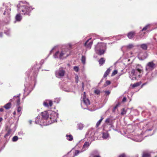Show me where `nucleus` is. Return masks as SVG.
<instances>
[{
    "mask_svg": "<svg viewBox=\"0 0 157 157\" xmlns=\"http://www.w3.org/2000/svg\"><path fill=\"white\" fill-rule=\"evenodd\" d=\"M110 69L109 68L107 69V70L105 72L109 74L110 71Z\"/></svg>",
    "mask_w": 157,
    "mask_h": 157,
    "instance_id": "obj_47",
    "label": "nucleus"
},
{
    "mask_svg": "<svg viewBox=\"0 0 157 157\" xmlns=\"http://www.w3.org/2000/svg\"><path fill=\"white\" fill-rule=\"evenodd\" d=\"M106 44L102 43H98L95 47L96 52L99 55L103 54L106 50Z\"/></svg>",
    "mask_w": 157,
    "mask_h": 157,
    "instance_id": "obj_3",
    "label": "nucleus"
},
{
    "mask_svg": "<svg viewBox=\"0 0 157 157\" xmlns=\"http://www.w3.org/2000/svg\"><path fill=\"white\" fill-rule=\"evenodd\" d=\"M126 110L124 109H123L122 110L121 112V114L122 115H124V114H126Z\"/></svg>",
    "mask_w": 157,
    "mask_h": 157,
    "instance_id": "obj_39",
    "label": "nucleus"
},
{
    "mask_svg": "<svg viewBox=\"0 0 157 157\" xmlns=\"http://www.w3.org/2000/svg\"><path fill=\"white\" fill-rule=\"evenodd\" d=\"M92 38H93V39H96L99 38V36L98 35H93V37L89 38L88 39H91Z\"/></svg>",
    "mask_w": 157,
    "mask_h": 157,
    "instance_id": "obj_30",
    "label": "nucleus"
},
{
    "mask_svg": "<svg viewBox=\"0 0 157 157\" xmlns=\"http://www.w3.org/2000/svg\"><path fill=\"white\" fill-rule=\"evenodd\" d=\"M142 68L140 65L136 66L135 69H132L129 75V77L132 80H137L140 77L143 73Z\"/></svg>",
    "mask_w": 157,
    "mask_h": 157,
    "instance_id": "obj_2",
    "label": "nucleus"
},
{
    "mask_svg": "<svg viewBox=\"0 0 157 157\" xmlns=\"http://www.w3.org/2000/svg\"><path fill=\"white\" fill-rule=\"evenodd\" d=\"M83 151L81 150V151L78 150H75L74 153H72L71 151L69 152L67 155L64 156H67V157H74L75 156L78 155L79 153L82 152Z\"/></svg>",
    "mask_w": 157,
    "mask_h": 157,
    "instance_id": "obj_12",
    "label": "nucleus"
},
{
    "mask_svg": "<svg viewBox=\"0 0 157 157\" xmlns=\"http://www.w3.org/2000/svg\"><path fill=\"white\" fill-rule=\"evenodd\" d=\"M16 112H15V111H14V112H13V114L14 115H15V114H16Z\"/></svg>",
    "mask_w": 157,
    "mask_h": 157,
    "instance_id": "obj_60",
    "label": "nucleus"
},
{
    "mask_svg": "<svg viewBox=\"0 0 157 157\" xmlns=\"http://www.w3.org/2000/svg\"><path fill=\"white\" fill-rule=\"evenodd\" d=\"M62 59L66 58L70 54V51L68 48L61 49Z\"/></svg>",
    "mask_w": 157,
    "mask_h": 157,
    "instance_id": "obj_9",
    "label": "nucleus"
},
{
    "mask_svg": "<svg viewBox=\"0 0 157 157\" xmlns=\"http://www.w3.org/2000/svg\"><path fill=\"white\" fill-rule=\"evenodd\" d=\"M141 47L144 50H146L147 49V46L146 44H143L141 45Z\"/></svg>",
    "mask_w": 157,
    "mask_h": 157,
    "instance_id": "obj_34",
    "label": "nucleus"
},
{
    "mask_svg": "<svg viewBox=\"0 0 157 157\" xmlns=\"http://www.w3.org/2000/svg\"><path fill=\"white\" fill-rule=\"evenodd\" d=\"M43 105L45 107L51 106L52 105V102L50 100H46L44 102Z\"/></svg>",
    "mask_w": 157,
    "mask_h": 157,
    "instance_id": "obj_18",
    "label": "nucleus"
},
{
    "mask_svg": "<svg viewBox=\"0 0 157 157\" xmlns=\"http://www.w3.org/2000/svg\"><path fill=\"white\" fill-rule=\"evenodd\" d=\"M126 97H124L123 99V100H122V101L124 102H125L126 101Z\"/></svg>",
    "mask_w": 157,
    "mask_h": 157,
    "instance_id": "obj_51",
    "label": "nucleus"
},
{
    "mask_svg": "<svg viewBox=\"0 0 157 157\" xmlns=\"http://www.w3.org/2000/svg\"><path fill=\"white\" fill-rule=\"evenodd\" d=\"M17 10L21 14L29 16L31 11L34 9L32 6L29 5L19 4L17 5Z\"/></svg>",
    "mask_w": 157,
    "mask_h": 157,
    "instance_id": "obj_1",
    "label": "nucleus"
},
{
    "mask_svg": "<svg viewBox=\"0 0 157 157\" xmlns=\"http://www.w3.org/2000/svg\"><path fill=\"white\" fill-rule=\"evenodd\" d=\"M10 134V133L9 132H8L6 134H5V135L4 136L5 137H6L7 136H8Z\"/></svg>",
    "mask_w": 157,
    "mask_h": 157,
    "instance_id": "obj_50",
    "label": "nucleus"
},
{
    "mask_svg": "<svg viewBox=\"0 0 157 157\" xmlns=\"http://www.w3.org/2000/svg\"><path fill=\"white\" fill-rule=\"evenodd\" d=\"M2 120V118H0V122Z\"/></svg>",
    "mask_w": 157,
    "mask_h": 157,
    "instance_id": "obj_59",
    "label": "nucleus"
},
{
    "mask_svg": "<svg viewBox=\"0 0 157 157\" xmlns=\"http://www.w3.org/2000/svg\"><path fill=\"white\" fill-rule=\"evenodd\" d=\"M151 75V74H150L149 75H148L147 74L146 75V78L149 81H150L151 80V78L150 77Z\"/></svg>",
    "mask_w": 157,
    "mask_h": 157,
    "instance_id": "obj_37",
    "label": "nucleus"
},
{
    "mask_svg": "<svg viewBox=\"0 0 157 157\" xmlns=\"http://www.w3.org/2000/svg\"><path fill=\"white\" fill-rule=\"evenodd\" d=\"M56 49V47L53 48L50 52V54L55 50V52L53 55V57L55 58H59L62 59L61 49L57 51Z\"/></svg>",
    "mask_w": 157,
    "mask_h": 157,
    "instance_id": "obj_7",
    "label": "nucleus"
},
{
    "mask_svg": "<svg viewBox=\"0 0 157 157\" xmlns=\"http://www.w3.org/2000/svg\"><path fill=\"white\" fill-rule=\"evenodd\" d=\"M141 135H139L137 136L138 138L136 137L133 139V140L136 142H140L142 140V139L141 138Z\"/></svg>",
    "mask_w": 157,
    "mask_h": 157,
    "instance_id": "obj_22",
    "label": "nucleus"
},
{
    "mask_svg": "<svg viewBox=\"0 0 157 157\" xmlns=\"http://www.w3.org/2000/svg\"><path fill=\"white\" fill-rule=\"evenodd\" d=\"M105 94L107 95H109L110 93V92L109 91H105Z\"/></svg>",
    "mask_w": 157,
    "mask_h": 157,
    "instance_id": "obj_49",
    "label": "nucleus"
},
{
    "mask_svg": "<svg viewBox=\"0 0 157 157\" xmlns=\"http://www.w3.org/2000/svg\"><path fill=\"white\" fill-rule=\"evenodd\" d=\"M74 70L76 72H77L78 71V67L77 66H75L74 67Z\"/></svg>",
    "mask_w": 157,
    "mask_h": 157,
    "instance_id": "obj_42",
    "label": "nucleus"
},
{
    "mask_svg": "<svg viewBox=\"0 0 157 157\" xmlns=\"http://www.w3.org/2000/svg\"><path fill=\"white\" fill-rule=\"evenodd\" d=\"M149 25H147L143 28L140 31V34H141V35H140V36H142L144 35V34L145 33V31H146L147 29L149 28Z\"/></svg>",
    "mask_w": 157,
    "mask_h": 157,
    "instance_id": "obj_16",
    "label": "nucleus"
},
{
    "mask_svg": "<svg viewBox=\"0 0 157 157\" xmlns=\"http://www.w3.org/2000/svg\"><path fill=\"white\" fill-rule=\"evenodd\" d=\"M117 70H115L112 73V76H113L117 74Z\"/></svg>",
    "mask_w": 157,
    "mask_h": 157,
    "instance_id": "obj_40",
    "label": "nucleus"
},
{
    "mask_svg": "<svg viewBox=\"0 0 157 157\" xmlns=\"http://www.w3.org/2000/svg\"><path fill=\"white\" fill-rule=\"evenodd\" d=\"M86 57L85 56H82L81 58V61L82 63L85 64L86 63Z\"/></svg>",
    "mask_w": 157,
    "mask_h": 157,
    "instance_id": "obj_27",
    "label": "nucleus"
},
{
    "mask_svg": "<svg viewBox=\"0 0 157 157\" xmlns=\"http://www.w3.org/2000/svg\"><path fill=\"white\" fill-rule=\"evenodd\" d=\"M94 135V130L91 128L89 129L86 134V137L88 138H92Z\"/></svg>",
    "mask_w": 157,
    "mask_h": 157,
    "instance_id": "obj_13",
    "label": "nucleus"
},
{
    "mask_svg": "<svg viewBox=\"0 0 157 157\" xmlns=\"http://www.w3.org/2000/svg\"><path fill=\"white\" fill-rule=\"evenodd\" d=\"M111 82L107 80L106 82V84L107 85H109L110 84Z\"/></svg>",
    "mask_w": 157,
    "mask_h": 157,
    "instance_id": "obj_48",
    "label": "nucleus"
},
{
    "mask_svg": "<svg viewBox=\"0 0 157 157\" xmlns=\"http://www.w3.org/2000/svg\"><path fill=\"white\" fill-rule=\"evenodd\" d=\"M142 157H151V155L147 153H144Z\"/></svg>",
    "mask_w": 157,
    "mask_h": 157,
    "instance_id": "obj_33",
    "label": "nucleus"
},
{
    "mask_svg": "<svg viewBox=\"0 0 157 157\" xmlns=\"http://www.w3.org/2000/svg\"><path fill=\"white\" fill-rule=\"evenodd\" d=\"M133 47V45L132 44H130L127 46L128 48H132Z\"/></svg>",
    "mask_w": 157,
    "mask_h": 157,
    "instance_id": "obj_45",
    "label": "nucleus"
},
{
    "mask_svg": "<svg viewBox=\"0 0 157 157\" xmlns=\"http://www.w3.org/2000/svg\"><path fill=\"white\" fill-rule=\"evenodd\" d=\"M63 157H67V156H64Z\"/></svg>",
    "mask_w": 157,
    "mask_h": 157,
    "instance_id": "obj_64",
    "label": "nucleus"
},
{
    "mask_svg": "<svg viewBox=\"0 0 157 157\" xmlns=\"http://www.w3.org/2000/svg\"><path fill=\"white\" fill-rule=\"evenodd\" d=\"M109 137V134L108 132H104L103 133L102 137L104 139L108 138Z\"/></svg>",
    "mask_w": 157,
    "mask_h": 157,
    "instance_id": "obj_26",
    "label": "nucleus"
},
{
    "mask_svg": "<svg viewBox=\"0 0 157 157\" xmlns=\"http://www.w3.org/2000/svg\"><path fill=\"white\" fill-rule=\"evenodd\" d=\"M35 123L36 124H39L41 125H48V123L45 122L40 115L36 117Z\"/></svg>",
    "mask_w": 157,
    "mask_h": 157,
    "instance_id": "obj_8",
    "label": "nucleus"
},
{
    "mask_svg": "<svg viewBox=\"0 0 157 157\" xmlns=\"http://www.w3.org/2000/svg\"><path fill=\"white\" fill-rule=\"evenodd\" d=\"M103 118L102 117H101V119L98 121L96 124V127H98L100 125V124L101 123L102 120H103Z\"/></svg>",
    "mask_w": 157,
    "mask_h": 157,
    "instance_id": "obj_29",
    "label": "nucleus"
},
{
    "mask_svg": "<svg viewBox=\"0 0 157 157\" xmlns=\"http://www.w3.org/2000/svg\"><path fill=\"white\" fill-rule=\"evenodd\" d=\"M121 74H120V75H119V77L120 76H121Z\"/></svg>",
    "mask_w": 157,
    "mask_h": 157,
    "instance_id": "obj_62",
    "label": "nucleus"
},
{
    "mask_svg": "<svg viewBox=\"0 0 157 157\" xmlns=\"http://www.w3.org/2000/svg\"><path fill=\"white\" fill-rule=\"evenodd\" d=\"M60 100V99L59 98H56L55 99L54 101L57 103H58Z\"/></svg>",
    "mask_w": 157,
    "mask_h": 157,
    "instance_id": "obj_43",
    "label": "nucleus"
},
{
    "mask_svg": "<svg viewBox=\"0 0 157 157\" xmlns=\"http://www.w3.org/2000/svg\"><path fill=\"white\" fill-rule=\"evenodd\" d=\"M119 157H125V155L124 154H122L120 155Z\"/></svg>",
    "mask_w": 157,
    "mask_h": 157,
    "instance_id": "obj_55",
    "label": "nucleus"
},
{
    "mask_svg": "<svg viewBox=\"0 0 157 157\" xmlns=\"http://www.w3.org/2000/svg\"><path fill=\"white\" fill-rule=\"evenodd\" d=\"M29 123H30V124H31L32 122V121H29Z\"/></svg>",
    "mask_w": 157,
    "mask_h": 157,
    "instance_id": "obj_61",
    "label": "nucleus"
},
{
    "mask_svg": "<svg viewBox=\"0 0 157 157\" xmlns=\"http://www.w3.org/2000/svg\"><path fill=\"white\" fill-rule=\"evenodd\" d=\"M113 120L111 118H107L105 121V124L107 125H109L110 126V127H111L113 124Z\"/></svg>",
    "mask_w": 157,
    "mask_h": 157,
    "instance_id": "obj_20",
    "label": "nucleus"
},
{
    "mask_svg": "<svg viewBox=\"0 0 157 157\" xmlns=\"http://www.w3.org/2000/svg\"><path fill=\"white\" fill-rule=\"evenodd\" d=\"M62 90L66 92H71L72 91L71 90L68 88H65V87L63 88Z\"/></svg>",
    "mask_w": 157,
    "mask_h": 157,
    "instance_id": "obj_32",
    "label": "nucleus"
},
{
    "mask_svg": "<svg viewBox=\"0 0 157 157\" xmlns=\"http://www.w3.org/2000/svg\"><path fill=\"white\" fill-rule=\"evenodd\" d=\"M20 95V94L17 95V96H15L13 97V99L10 100V101L11 102L13 101V100H15L16 101L17 105H19L20 104V100L19 98V96Z\"/></svg>",
    "mask_w": 157,
    "mask_h": 157,
    "instance_id": "obj_15",
    "label": "nucleus"
},
{
    "mask_svg": "<svg viewBox=\"0 0 157 157\" xmlns=\"http://www.w3.org/2000/svg\"><path fill=\"white\" fill-rule=\"evenodd\" d=\"M37 65H36V66L35 67H33V69H34L33 71H35L36 72L35 73V75H36L37 73V71H38V67H37Z\"/></svg>",
    "mask_w": 157,
    "mask_h": 157,
    "instance_id": "obj_31",
    "label": "nucleus"
},
{
    "mask_svg": "<svg viewBox=\"0 0 157 157\" xmlns=\"http://www.w3.org/2000/svg\"><path fill=\"white\" fill-rule=\"evenodd\" d=\"M93 157H101L99 155H95V156H94Z\"/></svg>",
    "mask_w": 157,
    "mask_h": 157,
    "instance_id": "obj_58",
    "label": "nucleus"
},
{
    "mask_svg": "<svg viewBox=\"0 0 157 157\" xmlns=\"http://www.w3.org/2000/svg\"><path fill=\"white\" fill-rule=\"evenodd\" d=\"M147 57V54L145 53L144 54V56L141 58H142L141 59H142V60L144 59H145Z\"/></svg>",
    "mask_w": 157,
    "mask_h": 157,
    "instance_id": "obj_46",
    "label": "nucleus"
},
{
    "mask_svg": "<svg viewBox=\"0 0 157 157\" xmlns=\"http://www.w3.org/2000/svg\"><path fill=\"white\" fill-rule=\"evenodd\" d=\"M18 139V138L17 136H14L12 138V141L13 142L17 141Z\"/></svg>",
    "mask_w": 157,
    "mask_h": 157,
    "instance_id": "obj_36",
    "label": "nucleus"
},
{
    "mask_svg": "<svg viewBox=\"0 0 157 157\" xmlns=\"http://www.w3.org/2000/svg\"><path fill=\"white\" fill-rule=\"evenodd\" d=\"M3 111V108H1L0 109V111L1 112H2Z\"/></svg>",
    "mask_w": 157,
    "mask_h": 157,
    "instance_id": "obj_57",
    "label": "nucleus"
},
{
    "mask_svg": "<svg viewBox=\"0 0 157 157\" xmlns=\"http://www.w3.org/2000/svg\"><path fill=\"white\" fill-rule=\"evenodd\" d=\"M105 61V59L103 58H101L99 60V64L100 66L103 65Z\"/></svg>",
    "mask_w": 157,
    "mask_h": 157,
    "instance_id": "obj_25",
    "label": "nucleus"
},
{
    "mask_svg": "<svg viewBox=\"0 0 157 157\" xmlns=\"http://www.w3.org/2000/svg\"><path fill=\"white\" fill-rule=\"evenodd\" d=\"M26 90H27L26 89V88H25V89L24 90V94H26V92L27 91Z\"/></svg>",
    "mask_w": 157,
    "mask_h": 157,
    "instance_id": "obj_56",
    "label": "nucleus"
},
{
    "mask_svg": "<svg viewBox=\"0 0 157 157\" xmlns=\"http://www.w3.org/2000/svg\"><path fill=\"white\" fill-rule=\"evenodd\" d=\"M140 85V84L137 82L136 83H135L132 85H131V86H132V87L134 88L135 87L137 86Z\"/></svg>",
    "mask_w": 157,
    "mask_h": 157,
    "instance_id": "obj_35",
    "label": "nucleus"
},
{
    "mask_svg": "<svg viewBox=\"0 0 157 157\" xmlns=\"http://www.w3.org/2000/svg\"><path fill=\"white\" fill-rule=\"evenodd\" d=\"M66 136V139L69 141H72L73 140V136L71 134H67Z\"/></svg>",
    "mask_w": 157,
    "mask_h": 157,
    "instance_id": "obj_21",
    "label": "nucleus"
},
{
    "mask_svg": "<svg viewBox=\"0 0 157 157\" xmlns=\"http://www.w3.org/2000/svg\"><path fill=\"white\" fill-rule=\"evenodd\" d=\"M92 40H87L84 44L85 46L88 49H90L93 44Z\"/></svg>",
    "mask_w": 157,
    "mask_h": 157,
    "instance_id": "obj_14",
    "label": "nucleus"
},
{
    "mask_svg": "<svg viewBox=\"0 0 157 157\" xmlns=\"http://www.w3.org/2000/svg\"><path fill=\"white\" fill-rule=\"evenodd\" d=\"M90 143H89L88 142H86L83 145V146L82 150L83 151H86L87 149L90 144Z\"/></svg>",
    "mask_w": 157,
    "mask_h": 157,
    "instance_id": "obj_19",
    "label": "nucleus"
},
{
    "mask_svg": "<svg viewBox=\"0 0 157 157\" xmlns=\"http://www.w3.org/2000/svg\"><path fill=\"white\" fill-rule=\"evenodd\" d=\"M155 65L153 62H151L148 63L146 66V70L149 72L152 70L155 67Z\"/></svg>",
    "mask_w": 157,
    "mask_h": 157,
    "instance_id": "obj_10",
    "label": "nucleus"
},
{
    "mask_svg": "<svg viewBox=\"0 0 157 157\" xmlns=\"http://www.w3.org/2000/svg\"><path fill=\"white\" fill-rule=\"evenodd\" d=\"M11 105V104L9 102V103H7L6 105H5L4 106V107L6 109H8L9 108H10V107Z\"/></svg>",
    "mask_w": 157,
    "mask_h": 157,
    "instance_id": "obj_28",
    "label": "nucleus"
},
{
    "mask_svg": "<svg viewBox=\"0 0 157 157\" xmlns=\"http://www.w3.org/2000/svg\"><path fill=\"white\" fill-rule=\"evenodd\" d=\"M49 114L48 113V111H46L42 112L41 114L40 115L46 123H48V117Z\"/></svg>",
    "mask_w": 157,
    "mask_h": 157,
    "instance_id": "obj_11",
    "label": "nucleus"
},
{
    "mask_svg": "<svg viewBox=\"0 0 157 157\" xmlns=\"http://www.w3.org/2000/svg\"><path fill=\"white\" fill-rule=\"evenodd\" d=\"M152 129L151 128V129H147V130H146V131H145V132H148L149 131H151L152 130Z\"/></svg>",
    "mask_w": 157,
    "mask_h": 157,
    "instance_id": "obj_54",
    "label": "nucleus"
},
{
    "mask_svg": "<svg viewBox=\"0 0 157 157\" xmlns=\"http://www.w3.org/2000/svg\"><path fill=\"white\" fill-rule=\"evenodd\" d=\"M33 70H34V69H33H33H32V71H32L31 73H32V72H34V71H33Z\"/></svg>",
    "mask_w": 157,
    "mask_h": 157,
    "instance_id": "obj_63",
    "label": "nucleus"
},
{
    "mask_svg": "<svg viewBox=\"0 0 157 157\" xmlns=\"http://www.w3.org/2000/svg\"><path fill=\"white\" fill-rule=\"evenodd\" d=\"M108 75V74L107 73H106V72H105L104 75V78H105V77H106L107 76V75Z\"/></svg>",
    "mask_w": 157,
    "mask_h": 157,
    "instance_id": "obj_52",
    "label": "nucleus"
},
{
    "mask_svg": "<svg viewBox=\"0 0 157 157\" xmlns=\"http://www.w3.org/2000/svg\"><path fill=\"white\" fill-rule=\"evenodd\" d=\"M84 127L83 124L81 123H79L77 124V128L78 129L80 130H82L83 129Z\"/></svg>",
    "mask_w": 157,
    "mask_h": 157,
    "instance_id": "obj_23",
    "label": "nucleus"
},
{
    "mask_svg": "<svg viewBox=\"0 0 157 157\" xmlns=\"http://www.w3.org/2000/svg\"><path fill=\"white\" fill-rule=\"evenodd\" d=\"M81 98V105L82 108L86 109V107L90 104V102L89 99L86 98L85 92H84Z\"/></svg>",
    "mask_w": 157,
    "mask_h": 157,
    "instance_id": "obj_5",
    "label": "nucleus"
},
{
    "mask_svg": "<svg viewBox=\"0 0 157 157\" xmlns=\"http://www.w3.org/2000/svg\"><path fill=\"white\" fill-rule=\"evenodd\" d=\"M48 113L49 115L48 117V125L56 121L58 116L57 113L51 111H49Z\"/></svg>",
    "mask_w": 157,
    "mask_h": 157,
    "instance_id": "obj_4",
    "label": "nucleus"
},
{
    "mask_svg": "<svg viewBox=\"0 0 157 157\" xmlns=\"http://www.w3.org/2000/svg\"><path fill=\"white\" fill-rule=\"evenodd\" d=\"M75 82L78 83V77L77 75H76L75 77Z\"/></svg>",
    "mask_w": 157,
    "mask_h": 157,
    "instance_id": "obj_44",
    "label": "nucleus"
},
{
    "mask_svg": "<svg viewBox=\"0 0 157 157\" xmlns=\"http://www.w3.org/2000/svg\"><path fill=\"white\" fill-rule=\"evenodd\" d=\"M65 73V71L63 68L60 67L56 71L55 75L57 78H60L64 76Z\"/></svg>",
    "mask_w": 157,
    "mask_h": 157,
    "instance_id": "obj_6",
    "label": "nucleus"
},
{
    "mask_svg": "<svg viewBox=\"0 0 157 157\" xmlns=\"http://www.w3.org/2000/svg\"><path fill=\"white\" fill-rule=\"evenodd\" d=\"M21 13L17 14L16 16V20L17 21H20L22 19L21 17Z\"/></svg>",
    "mask_w": 157,
    "mask_h": 157,
    "instance_id": "obj_24",
    "label": "nucleus"
},
{
    "mask_svg": "<svg viewBox=\"0 0 157 157\" xmlns=\"http://www.w3.org/2000/svg\"><path fill=\"white\" fill-rule=\"evenodd\" d=\"M136 34L135 31H132L129 32L127 36L129 39H132L135 36Z\"/></svg>",
    "mask_w": 157,
    "mask_h": 157,
    "instance_id": "obj_17",
    "label": "nucleus"
},
{
    "mask_svg": "<svg viewBox=\"0 0 157 157\" xmlns=\"http://www.w3.org/2000/svg\"><path fill=\"white\" fill-rule=\"evenodd\" d=\"M21 110V108L20 106L17 107V111L19 113V114L20 115V112Z\"/></svg>",
    "mask_w": 157,
    "mask_h": 157,
    "instance_id": "obj_38",
    "label": "nucleus"
},
{
    "mask_svg": "<svg viewBox=\"0 0 157 157\" xmlns=\"http://www.w3.org/2000/svg\"><path fill=\"white\" fill-rule=\"evenodd\" d=\"M94 93L97 94H99L100 93V91L98 90H96L94 91Z\"/></svg>",
    "mask_w": 157,
    "mask_h": 157,
    "instance_id": "obj_41",
    "label": "nucleus"
},
{
    "mask_svg": "<svg viewBox=\"0 0 157 157\" xmlns=\"http://www.w3.org/2000/svg\"><path fill=\"white\" fill-rule=\"evenodd\" d=\"M108 75V74L107 73H106V72H105L104 75V78H105V77H106L107 76V75Z\"/></svg>",
    "mask_w": 157,
    "mask_h": 157,
    "instance_id": "obj_53",
    "label": "nucleus"
}]
</instances>
